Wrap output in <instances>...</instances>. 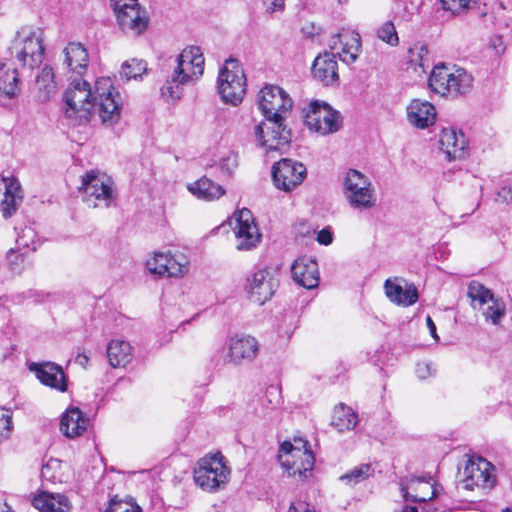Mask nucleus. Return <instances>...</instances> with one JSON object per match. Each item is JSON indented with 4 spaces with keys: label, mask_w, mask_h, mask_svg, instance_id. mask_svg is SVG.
<instances>
[{
    "label": "nucleus",
    "mask_w": 512,
    "mask_h": 512,
    "mask_svg": "<svg viewBox=\"0 0 512 512\" xmlns=\"http://www.w3.org/2000/svg\"><path fill=\"white\" fill-rule=\"evenodd\" d=\"M259 108L266 123L255 127V136L268 150H279L289 145L291 131L283 121L292 108V100L280 87L267 85L259 95Z\"/></svg>",
    "instance_id": "obj_1"
},
{
    "label": "nucleus",
    "mask_w": 512,
    "mask_h": 512,
    "mask_svg": "<svg viewBox=\"0 0 512 512\" xmlns=\"http://www.w3.org/2000/svg\"><path fill=\"white\" fill-rule=\"evenodd\" d=\"M96 93L88 81L76 79L64 92V117L69 126H82L90 122L95 108Z\"/></svg>",
    "instance_id": "obj_2"
},
{
    "label": "nucleus",
    "mask_w": 512,
    "mask_h": 512,
    "mask_svg": "<svg viewBox=\"0 0 512 512\" xmlns=\"http://www.w3.org/2000/svg\"><path fill=\"white\" fill-rule=\"evenodd\" d=\"M8 51L11 59L22 64H43L46 59L43 29L32 26L21 27L16 32Z\"/></svg>",
    "instance_id": "obj_3"
},
{
    "label": "nucleus",
    "mask_w": 512,
    "mask_h": 512,
    "mask_svg": "<svg viewBox=\"0 0 512 512\" xmlns=\"http://www.w3.org/2000/svg\"><path fill=\"white\" fill-rule=\"evenodd\" d=\"M343 194L351 208L369 211L377 205L375 187L368 176L356 169H349L343 179Z\"/></svg>",
    "instance_id": "obj_4"
},
{
    "label": "nucleus",
    "mask_w": 512,
    "mask_h": 512,
    "mask_svg": "<svg viewBox=\"0 0 512 512\" xmlns=\"http://www.w3.org/2000/svg\"><path fill=\"white\" fill-rule=\"evenodd\" d=\"M230 476V469L221 453L206 455L199 459L193 470L195 483L207 492L223 489Z\"/></svg>",
    "instance_id": "obj_5"
},
{
    "label": "nucleus",
    "mask_w": 512,
    "mask_h": 512,
    "mask_svg": "<svg viewBox=\"0 0 512 512\" xmlns=\"http://www.w3.org/2000/svg\"><path fill=\"white\" fill-rule=\"evenodd\" d=\"M361 51V36L358 32L343 30L331 37L328 43V50L320 53L312 64H337L341 61L345 64L357 60Z\"/></svg>",
    "instance_id": "obj_6"
},
{
    "label": "nucleus",
    "mask_w": 512,
    "mask_h": 512,
    "mask_svg": "<svg viewBox=\"0 0 512 512\" xmlns=\"http://www.w3.org/2000/svg\"><path fill=\"white\" fill-rule=\"evenodd\" d=\"M473 78L463 67L451 71L449 66H433L428 84L432 91L441 95H462L472 86Z\"/></svg>",
    "instance_id": "obj_7"
},
{
    "label": "nucleus",
    "mask_w": 512,
    "mask_h": 512,
    "mask_svg": "<svg viewBox=\"0 0 512 512\" xmlns=\"http://www.w3.org/2000/svg\"><path fill=\"white\" fill-rule=\"evenodd\" d=\"M305 125L320 135H328L337 132L342 127L340 112L332 109L326 102L312 101L303 109Z\"/></svg>",
    "instance_id": "obj_8"
},
{
    "label": "nucleus",
    "mask_w": 512,
    "mask_h": 512,
    "mask_svg": "<svg viewBox=\"0 0 512 512\" xmlns=\"http://www.w3.org/2000/svg\"><path fill=\"white\" fill-rule=\"evenodd\" d=\"M110 6L124 33L138 36L147 29L149 19L138 0H110Z\"/></svg>",
    "instance_id": "obj_9"
},
{
    "label": "nucleus",
    "mask_w": 512,
    "mask_h": 512,
    "mask_svg": "<svg viewBox=\"0 0 512 512\" xmlns=\"http://www.w3.org/2000/svg\"><path fill=\"white\" fill-rule=\"evenodd\" d=\"M97 113L102 124L112 126L120 120L122 102L120 93L112 86L109 78L95 83Z\"/></svg>",
    "instance_id": "obj_10"
},
{
    "label": "nucleus",
    "mask_w": 512,
    "mask_h": 512,
    "mask_svg": "<svg viewBox=\"0 0 512 512\" xmlns=\"http://www.w3.org/2000/svg\"><path fill=\"white\" fill-rule=\"evenodd\" d=\"M217 88L224 103L239 105L246 93V75L242 66H222L218 74Z\"/></svg>",
    "instance_id": "obj_11"
},
{
    "label": "nucleus",
    "mask_w": 512,
    "mask_h": 512,
    "mask_svg": "<svg viewBox=\"0 0 512 512\" xmlns=\"http://www.w3.org/2000/svg\"><path fill=\"white\" fill-rule=\"evenodd\" d=\"M278 460L289 476L305 480L312 475L315 464L313 452L291 449V442L284 441L279 449Z\"/></svg>",
    "instance_id": "obj_12"
},
{
    "label": "nucleus",
    "mask_w": 512,
    "mask_h": 512,
    "mask_svg": "<svg viewBox=\"0 0 512 512\" xmlns=\"http://www.w3.org/2000/svg\"><path fill=\"white\" fill-rule=\"evenodd\" d=\"M279 280L270 268H259L246 278L244 289L249 299L259 305H263L274 295Z\"/></svg>",
    "instance_id": "obj_13"
},
{
    "label": "nucleus",
    "mask_w": 512,
    "mask_h": 512,
    "mask_svg": "<svg viewBox=\"0 0 512 512\" xmlns=\"http://www.w3.org/2000/svg\"><path fill=\"white\" fill-rule=\"evenodd\" d=\"M113 184V180L106 174L91 170L82 176L80 190L86 195V200H96L94 207L101 203L109 207L115 198Z\"/></svg>",
    "instance_id": "obj_14"
},
{
    "label": "nucleus",
    "mask_w": 512,
    "mask_h": 512,
    "mask_svg": "<svg viewBox=\"0 0 512 512\" xmlns=\"http://www.w3.org/2000/svg\"><path fill=\"white\" fill-rule=\"evenodd\" d=\"M399 488L405 501L424 503L437 497L439 491L430 475H409L400 479Z\"/></svg>",
    "instance_id": "obj_15"
},
{
    "label": "nucleus",
    "mask_w": 512,
    "mask_h": 512,
    "mask_svg": "<svg viewBox=\"0 0 512 512\" xmlns=\"http://www.w3.org/2000/svg\"><path fill=\"white\" fill-rule=\"evenodd\" d=\"M307 174L306 167L296 160L284 158L272 166V179L277 189L289 192L299 186Z\"/></svg>",
    "instance_id": "obj_16"
},
{
    "label": "nucleus",
    "mask_w": 512,
    "mask_h": 512,
    "mask_svg": "<svg viewBox=\"0 0 512 512\" xmlns=\"http://www.w3.org/2000/svg\"><path fill=\"white\" fill-rule=\"evenodd\" d=\"M494 466L482 457L470 458L463 471L464 486L472 490L475 486L491 489L496 483Z\"/></svg>",
    "instance_id": "obj_17"
},
{
    "label": "nucleus",
    "mask_w": 512,
    "mask_h": 512,
    "mask_svg": "<svg viewBox=\"0 0 512 512\" xmlns=\"http://www.w3.org/2000/svg\"><path fill=\"white\" fill-rule=\"evenodd\" d=\"M235 226L233 228L240 251H248L255 248L260 242L261 234L254 222L253 215L249 209L243 208L234 215Z\"/></svg>",
    "instance_id": "obj_18"
},
{
    "label": "nucleus",
    "mask_w": 512,
    "mask_h": 512,
    "mask_svg": "<svg viewBox=\"0 0 512 512\" xmlns=\"http://www.w3.org/2000/svg\"><path fill=\"white\" fill-rule=\"evenodd\" d=\"M204 71V66H176L171 80L161 87V97L169 102L179 100L182 96L181 85L198 80Z\"/></svg>",
    "instance_id": "obj_19"
},
{
    "label": "nucleus",
    "mask_w": 512,
    "mask_h": 512,
    "mask_svg": "<svg viewBox=\"0 0 512 512\" xmlns=\"http://www.w3.org/2000/svg\"><path fill=\"white\" fill-rule=\"evenodd\" d=\"M151 274L159 277H182L188 271V261L183 255L173 256L170 253H155L146 261Z\"/></svg>",
    "instance_id": "obj_20"
},
{
    "label": "nucleus",
    "mask_w": 512,
    "mask_h": 512,
    "mask_svg": "<svg viewBox=\"0 0 512 512\" xmlns=\"http://www.w3.org/2000/svg\"><path fill=\"white\" fill-rule=\"evenodd\" d=\"M259 347L255 337L235 334L228 340L227 360L233 365L250 363L257 357Z\"/></svg>",
    "instance_id": "obj_21"
},
{
    "label": "nucleus",
    "mask_w": 512,
    "mask_h": 512,
    "mask_svg": "<svg viewBox=\"0 0 512 512\" xmlns=\"http://www.w3.org/2000/svg\"><path fill=\"white\" fill-rule=\"evenodd\" d=\"M29 370L41 384L60 392L67 391V377L60 365L53 362L31 363Z\"/></svg>",
    "instance_id": "obj_22"
},
{
    "label": "nucleus",
    "mask_w": 512,
    "mask_h": 512,
    "mask_svg": "<svg viewBox=\"0 0 512 512\" xmlns=\"http://www.w3.org/2000/svg\"><path fill=\"white\" fill-rule=\"evenodd\" d=\"M4 189L0 201V211L5 219L13 216L23 201V190L19 180L15 177H3L0 180V190Z\"/></svg>",
    "instance_id": "obj_23"
},
{
    "label": "nucleus",
    "mask_w": 512,
    "mask_h": 512,
    "mask_svg": "<svg viewBox=\"0 0 512 512\" xmlns=\"http://www.w3.org/2000/svg\"><path fill=\"white\" fill-rule=\"evenodd\" d=\"M439 147L449 161L463 159L467 155L468 141L461 131L444 128L439 135Z\"/></svg>",
    "instance_id": "obj_24"
},
{
    "label": "nucleus",
    "mask_w": 512,
    "mask_h": 512,
    "mask_svg": "<svg viewBox=\"0 0 512 512\" xmlns=\"http://www.w3.org/2000/svg\"><path fill=\"white\" fill-rule=\"evenodd\" d=\"M291 273L293 280L304 288L312 289L318 286V264L312 257L297 258L291 267Z\"/></svg>",
    "instance_id": "obj_25"
},
{
    "label": "nucleus",
    "mask_w": 512,
    "mask_h": 512,
    "mask_svg": "<svg viewBox=\"0 0 512 512\" xmlns=\"http://www.w3.org/2000/svg\"><path fill=\"white\" fill-rule=\"evenodd\" d=\"M436 108L428 101L414 99L407 107V119L416 128L425 129L435 123Z\"/></svg>",
    "instance_id": "obj_26"
},
{
    "label": "nucleus",
    "mask_w": 512,
    "mask_h": 512,
    "mask_svg": "<svg viewBox=\"0 0 512 512\" xmlns=\"http://www.w3.org/2000/svg\"><path fill=\"white\" fill-rule=\"evenodd\" d=\"M90 426V419L77 407L66 410L60 421V431L68 438L81 436Z\"/></svg>",
    "instance_id": "obj_27"
},
{
    "label": "nucleus",
    "mask_w": 512,
    "mask_h": 512,
    "mask_svg": "<svg viewBox=\"0 0 512 512\" xmlns=\"http://www.w3.org/2000/svg\"><path fill=\"white\" fill-rule=\"evenodd\" d=\"M32 505L40 512H71L69 499L60 493L41 491L33 497Z\"/></svg>",
    "instance_id": "obj_28"
},
{
    "label": "nucleus",
    "mask_w": 512,
    "mask_h": 512,
    "mask_svg": "<svg viewBox=\"0 0 512 512\" xmlns=\"http://www.w3.org/2000/svg\"><path fill=\"white\" fill-rule=\"evenodd\" d=\"M132 346L125 340H112L107 345V358L111 367L124 368L133 359Z\"/></svg>",
    "instance_id": "obj_29"
},
{
    "label": "nucleus",
    "mask_w": 512,
    "mask_h": 512,
    "mask_svg": "<svg viewBox=\"0 0 512 512\" xmlns=\"http://www.w3.org/2000/svg\"><path fill=\"white\" fill-rule=\"evenodd\" d=\"M385 294L389 300L397 305L410 306L418 300V291L415 286L403 288L401 285L387 279L384 284Z\"/></svg>",
    "instance_id": "obj_30"
},
{
    "label": "nucleus",
    "mask_w": 512,
    "mask_h": 512,
    "mask_svg": "<svg viewBox=\"0 0 512 512\" xmlns=\"http://www.w3.org/2000/svg\"><path fill=\"white\" fill-rule=\"evenodd\" d=\"M188 190L198 199L214 201L224 195V188L207 177H202L188 185Z\"/></svg>",
    "instance_id": "obj_31"
},
{
    "label": "nucleus",
    "mask_w": 512,
    "mask_h": 512,
    "mask_svg": "<svg viewBox=\"0 0 512 512\" xmlns=\"http://www.w3.org/2000/svg\"><path fill=\"white\" fill-rule=\"evenodd\" d=\"M357 423L358 416L350 407L340 403L334 408L332 425L335 426L338 431L352 430L356 427Z\"/></svg>",
    "instance_id": "obj_32"
},
{
    "label": "nucleus",
    "mask_w": 512,
    "mask_h": 512,
    "mask_svg": "<svg viewBox=\"0 0 512 512\" xmlns=\"http://www.w3.org/2000/svg\"><path fill=\"white\" fill-rule=\"evenodd\" d=\"M36 87L39 91L40 101H47L56 91L54 72L52 66H44L36 75Z\"/></svg>",
    "instance_id": "obj_33"
},
{
    "label": "nucleus",
    "mask_w": 512,
    "mask_h": 512,
    "mask_svg": "<svg viewBox=\"0 0 512 512\" xmlns=\"http://www.w3.org/2000/svg\"><path fill=\"white\" fill-rule=\"evenodd\" d=\"M18 71L13 66H0V95L15 97L18 92Z\"/></svg>",
    "instance_id": "obj_34"
},
{
    "label": "nucleus",
    "mask_w": 512,
    "mask_h": 512,
    "mask_svg": "<svg viewBox=\"0 0 512 512\" xmlns=\"http://www.w3.org/2000/svg\"><path fill=\"white\" fill-rule=\"evenodd\" d=\"M257 401L260 408H255V414L259 417H266L271 411L277 408L279 404V393L275 387L270 386L266 389L265 394Z\"/></svg>",
    "instance_id": "obj_35"
},
{
    "label": "nucleus",
    "mask_w": 512,
    "mask_h": 512,
    "mask_svg": "<svg viewBox=\"0 0 512 512\" xmlns=\"http://www.w3.org/2000/svg\"><path fill=\"white\" fill-rule=\"evenodd\" d=\"M374 469L371 464L363 463L355 466L350 471L340 477V480L347 485L354 486L371 477Z\"/></svg>",
    "instance_id": "obj_36"
},
{
    "label": "nucleus",
    "mask_w": 512,
    "mask_h": 512,
    "mask_svg": "<svg viewBox=\"0 0 512 512\" xmlns=\"http://www.w3.org/2000/svg\"><path fill=\"white\" fill-rule=\"evenodd\" d=\"M312 76L323 86L339 85L337 66H312Z\"/></svg>",
    "instance_id": "obj_37"
},
{
    "label": "nucleus",
    "mask_w": 512,
    "mask_h": 512,
    "mask_svg": "<svg viewBox=\"0 0 512 512\" xmlns=\"http://www.w3.org/2000/svg\"><path fill=\"white\" fill-rule=\"evenodd\" d=\"M468 297L471 299L473 306L481 308L494 299L492 292L478 281L470 282L468 286Z\"/></svg>",
    "instance_id": "obj_38"
},
{
    "label": "nucleus",
    "mask_w": 512,
    "mask_h": 512,
    "mask_svg": "<svg viewBox=\"0 0 512 512\" xmlns=\"http://www.w3.org/2000/svg\"><path fill=\"white\" fill-rule=\"evenodd\" d=\"M66 64H82L88 60V52L80 42H70L63 50Z\"/></svg>",
    "instance_id": "obj_39"
},
{
    "label": "nucleus",
    "mask_w": 512,
    "mask_h": 512,
    "mask_svg": "<svg viewBox=\"0 0 512 512\" xmlns=\"http://www.w3.org/2000/svg\"><path fill=\"white\" fill-rule=\"evenodd\" d=\"M177 64H205L202 49L199 46H187L178 55Z\"/></svg>",
    "instance_id": "obj_40"
},
{
    "label": "nucleus",
    "mask_w": 512,
    "mask_h": 512,
    "mask_svg": "<svg viewBox=\"0 0 512 512\" xmlns=\"http://www.w3.org/2000/svg\"><path fill=\"white\" fill-rule=\"evenodd\" d=\"M377 37L390 46H397L399 37L392 21L384 22L376 31Z\"/></svg>",
    "instance_id": "obj_41"
},
{
    "label": "nucleus",
    "mask_w": 512,
    "mask_h": 512,
    "mask_svg": "<svg viewBox=\"0 0 512 512\" xmlns=\"http://www.w3.org/2000/svg\"><path fill=\"white\" fill-rule=\"evenodd\" d=\"M478 0H440L444 10L453 15H460L469 10Z\"/></svg>",
    "instance_id": "obj_42"
},
{
    "label": "nucleus",
    "mask_w": 512,
    "mask_h": 512,
    "mask_svg": "<svg viewBox=\"0 0 512 512\" xmlns=\"http://www.w3.org/2000/svg\"><path fill=\"white\" fill-rule=\"evenodd\" d=\"M408 54L409 64H422L431 60L427 46L420 42L413 44L409 48Z\"/></svg>",
    "instance_id": "obj_43"
},
{
    "label": "nucleus",
    "mask_w": 512,
    "mask_h": 512,
    "mask_svg": "<svg viewBox=\"0 0 512 512\" xmlns=\"http://www.w3.org/2000/svg\"><path fill=\"white\" fill-rule=\"evenodd\" d=\"M13 430L12 411L0 408V440L10 437Z\"/></svg>",
    "instance_id": "obj_44"
},
{
    "label": "nucleus",
    "mask_w": 512,
    "mask_h": 512,
    "mask_svg": "<svg viewBox=\"0 0 512 512\" xmlns=\"http://www.w3.org/2000/svg\"><path fill=\"white\" fill-rule=\"evenodd\" d=\"M491 302L492 304L487 307L484 315L487 319H490L493 324H498L504 316L505 308L503 303L495 298Z\"/></svg>",
    "instance_id": "obj_45"
},
{
    "label": "nucleus",
    "mask_w": 512,
    "mask_h": 512,
    "mask_svg": "<svg viewBox=\"0 0 512 512\" xmlns=\"http://www.w3.org/2000/svg\"><path fill=\"white\" fill-rule=\"evenodd\" d=\"M506 47L504 46L503 39L499 35H495L490 38L487 47V53L491 55V60L496 61L505 52Z\"/></svg>",
    "instance_id": "obj_46"
},
{
    "label": "nucleus",
    "mask_w": 512,
    "mask_h": 512,
    "mask_svg": "<svg viewBox=\"0 0 512 512\" xmlns=\"http://www.w3.org/2000/svg\"><path fill=\"white\" fill-rule=\"evenodd\" d=\"M105 512H142L138 505L122 500L111 499Z\"/></svg>",
    "instance_id": "obj_47"
},
{
    "label": "nucleus",
    "mask_w": 512,
    "mask_h": 512,
    "mask_svg": "<svg viewBox=\"0 0 512 512\" xmlns=\"http://www.w3.org/2000/svg\"><path fill=\"white\" fill-rule=\"evenodd\" d=\"M140 66H122V71L120 72L121 79H138L142 78V74L147 73V68L143 67L142 72H140Z\"/></svg>",
    "instance_id": "obj_48"
},
{
    "label": "nucleus",
    "mask_w": 512,
    "mask_h": 512,
    "mask_svg": "<svg viewBox=\"0 0 512 512\" xmlns=\"http://www.w3.org/2000/svg\"><path fill=\"white\" fill-rule=\"evenodd\" d=\"M6 259H7V262L9 264L11 271L19 272L21 270L22 263H23V257L21 254H19L18 252H16L13 249H10L7 252Z\"/></svg>",
    "instance_id": "obj_49"
},
{
    "label": "nucleus",
    "mask_w": 512,
    "mask_h": 512,
    "mask_svg": "<svg viewBox=\"0 0 512 512\" xmlns=\"http://www.w3.org/2000/svg\"><path fill=\"white\" fill-rule=\"evenodd\" d=\"M237 167V159L236 156L231 154L227 157L223 158L220 163V169L223 174L227 176H231L234 172V170Z\"/></svg>",
    "instance_id": "obj_50"
},
{
    "label": "nucleus",
    "mask_w": 512,
    "mask_h": 512,
    "mask_svg": "<svg viewBox=\"0 0 512 512\" xmlns=\"http://www.w3.org/2000/svg\"><path fill=\"white\" fill-rule=\"evenodd\" d=\"M494 200L499 204L512 203V184L503 186L499 191H497Z\"/></svg>",
    "instance_id": "obj_51"
},
{
    "label": "nucleus",
    "mask_w": 512,
    "mask_h": 512,
    "mask_svg": "<svg viewBox=\"0 0 512 512\" xmlns=\"http://www.w3.org/2000/svg\"><path fill=\"white\" fill-rule=\"evenodd\" d=\"M436 370L432 367L431 363L419 362L416 365L415 373L419 379H426L434 375Z\"/></svg>",
    "instance_id": "obj_52"
},
{
    "label": "nucleus",
    "mask_w": 512,
    "mask_h": 512,
    "mask_svg": "<svg viewBox=\"0 0 512 512\" xmlns=\"http://www.w3.org/2000/svg\"><path fill=\"white\" fill-rule=\"evenodd\" d=\"M301 32L305 38L314 39L315 36H319L322 33V28L313 22H309L303 25Z\"/></svg>",
    "instance_id": "obj_53"
},
{
    "label": "nucleus",
    "mask_w": 512,
    "mask_h": 512,
    "mask_svg": "<svg viewBox=\"0 0 512 512\" xmlns=\"http://www.w3.org/2000/svg\"><path fill=\"white\" fill-rule=\"evenodd\" d=\"M263 5L267 13L283 11L285 7L284 0H263Z\"/></svg>",
    "instance_id": "obj_54"
},
{
    "label": "nucleus",
    "mask_w": 512,
    "mask_h": 512,
    "mask_svg": "<svg viewBox=\"0 0 512 512\" xmlns=\"http://www.w3.org/2000/svg\"><path fill=\"white\" fill-rule=\"evenodd\" d=\"M317 241L322 245H329L333 241V235L329 229H322L318 232Z\"/></svg>",
    "instance_id": "obj_55"
},
{
    "label": "nucleus",
    "mask_w": 512,
    "mask_h": 512,
    "mask_svg": "<svg viewBox=\"0 0 512 512\" xmlns=\"http://www.w3.org/2000/svg\"><path fill=\"white\" fill-rule=\"evenodd\" d=\"M298 448L301 451L312 452L309 442L303 438H294L291 442V449Z\"/></svg>",
    "instance_id": "obj_56"
},
{
    "label": "nucleus",
    "mask_w": 512,
    "mask_h": 512,
    "mask_svg": "<svg viewBox=\"0 0 512 512\" xmlns=\"http://www.w3.org/2000/svg\"><path fill=\"white\" fill-rule=\"evenodd\" d=\"M287 512H314L310 509L309 505L305 502H299L296 505L292 504Z\"/></svg>",
    "instance_id": "obj_57"
},
{
    "label": "nucleus",
    "mask_w": 512,
    "mask_h": 512,
    "mask_svg": "<svg viewBox=\"0 0 512 512\" xmlns=\"http://www.w3.org/2000/svg\"><path fill=\"white\" fill-rule=\"evenodd\" d=\"M426 324H427V327L429 329V332H430L431 336L435 340H438L439 337H438L437 332H436V325H435L434 321L432 320V318L429 315L426 317Z\"/></svg>",
    "instance_id": "obj_58"
},
{
    "label": "nucleus",
    "mask_w": 512,
    "mask_h": 512,
    "mask_svg": "<svg viewBox=\"0 0 512 512\" xmlns=\"http://www.w3.org/2000/svg\"><path fill=\"white\" fill-rule=\"evenodd\" d=\"M76 362L81 366L86 367L89 362V357L85 353H80L76 356Z\"/></svg>",
    "instance_id": "obj_59"
},
{
    "label": "nucleus",
    "mask_w": 512,
    "mask_h": 512,
    "mask_svg": "<svg viewBox=\"0 0 512 512\" xmlns=\"http://www.w3.org/2000/svg\"><path fill=\"white\" fill-rule=\"evenodd\" d=\"M26 233L27 234H32L33 231L31 229H27L26 231H24L23 235L22 236H19L17 238V242L20 246H23V247H29V244L27 241L24 240V237L26 236Z\"/></svg>",
    "instance_id": "obj_60"
},
{
    "label": "nucleus",
    "mask_w": 512,
    "mask_h": 512,
    "mask_svg": "<svg viewBox=\"0 0 512 512\" xmlns=\"http://www.w3.org/2000/svg\"><path fill=\"white\" fill-rule=\"evenodd\" d=\"M0 512H14V511L5 502L4 503L0 502Z\"/></svg>",
    "instance_id": "obj_61"
},
{
    "label": "nucleus",
    "mask_w": 512,
    "mask_h": 512,
    "mask_svg": "<svg viewBox=\"0 0 512 512\" xmlns=\"http://www.w3.org/2000/svg\"><path fill=\"white\" fill-rule=\"evenodd\" d=\"M401 512H419V511H418L417 507L406 505L403 507Z\"/></svg>",
    "instance_id": "obj_62"
},
{
    "label": "nucleus",
    "mask_w": 512,
    "mask_h": 512,
    "mask_svg": "<svg viewBox=\"0 0 512 512\" xmlns=\"http://www.w3.org/2000/svg\"><path fill=\"white\" fill-rule=\"evenodd\" d=\"M236 60L232 57H229L227 59L224 60L223 64L225 65H228V64H233Z\"/></svg>",
    "instance_id": "obj_63"
},
{
    "label": "nucleus",
    "mask_w": 512,
    "mask_h": 512,
    "mask_svg": "<svg viewBox=\"0 0 512 512\" xmlns=\"http://www.w3.org/2000/svg\"><path fill=\"white\" fill-rule=\"evenodd\" d=\"M503 512H512V507H506L503 509Z\"/></svg>",
    "instance_id": "obj_64"
}]
</instances>
